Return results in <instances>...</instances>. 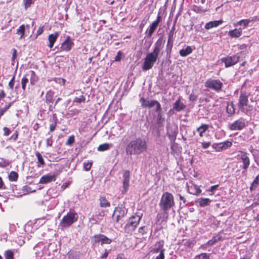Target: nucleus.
<instances>
[{
  "label": "nucleus",
  "mask_w": 259,
  "mask_h": 259,
  "mask_svg": "<svg viewBox=\"0 0 259 259\" xmlns=\"http://www.w3.org/2000/svg\"><path fill=\"white\" fill-rule=\"evenodd\" d=\"M3 130L4 132V135L5 136H8L10 134V131L9 128H8L7 127H4L3 128Z\"/></svg>",
  "instance_id": "obj_59"
},
{
  "label": "nucleus",
  "mask_w": 259,
  "mask_h": 259,
  "mask_svg": "<svg viewBox=\"0 0 259 259\" xmlns=\"http://www.w3.org/2000/svg\"><path fill=\"white\" fill-rule=\"evenodd\" d=\"M95 238L96 239L97 241L99 242H101V244H110L111 242V240L106 236L102 234H99L98 235L95 236Z\"/></svg>",
  "instance_id": "obj_19"
},
{
  "label": "nucleus",
  "mask_w": 259,
  "mask_h": 259,
  "mask_svg": "<svg viewBox=\"0 0 259 259\" xmlns=\"http://www.w3.org/2000/svg\"><path fill=\"white\" fill-rule=\"evenodd\" d=\"M221 239V237L219 235H217L214 236L211 240H209L206 244H208L209 246H212L214 245L215 243L219 241Z\"/></svg>",
  "instance_id": "obj_35"
},
{
  "label": "nucleus",
  "mask_w": 259,
  "mask_h": 259,
  "mask_svg": "<svg viewBox=\"0 0 259 259\" xmlns=\"http://www.w3.org/2000/svg\"><path fill=\"white\" fill-rule=\"evenodd\" d=\"M54 96V92L52 91H49L46 94V101L47 102L51 103L53 102V97Z\"/></svg>",
  "instance_id": "obj_36"
},
{
  "label": "nucleus",
  "mask_w": 259,
  "mask_h": 259,
  "mask_svg": "<svg viewBox=\"0 0 259 259\" xmlns=\"http://www.w3.org/2000/svg\"><path fill=\"white\" fill-rule=\"evenodd\" d=\"M54 120H55V122L54 123L50 124V131L51 132H53L55 130L56 126H57V119L56 118H55L54 119Z\"/></svg>",
  "instance_id": "obj_47"
},
{
  "label": "nucleus",
  "mask_w": 259,
  "mask_h": 259,
  "mask_svg": "<svg viewBox=\"0 0 259 259\" xmlns=\"http://www.w3.org/2000/svg\"><path fill=\"white\" fill-rule=\"evenodd\" d=\"M223 22L222 20L219 21H210L207 23L205 25V28L206 29H210L213 27H216L218 26L220 24H222Z\"/></svg>",
  "instance_id": "obj_24"
},
{
  "label": "nucleus",
  "mask_w": 259,
  "mask_h": 259,
  "mask_svg": "<svg viewBox=\"0 0 259 259\" xmlns=\"http://www.w3.org/2000/svg\"><path fill=\"white\" fill-rule=\"evenodd\" d=\"M208 128V125L207 124H202L200 126L197 128V131L198 132L199 135L200 137H203V134L205 133Z\"/></svg>",
  "instance_id": "obj_28"
},
{
  "label": "nucleus",
  "mask_w": 259,
  "mask_h": 259,
  "mask_svg": "<svg viewBox=\"0 0 259 259\" xmlns=\"http://www.w3.org/2000/svg\"><path fill=\"white\" fill-rule=\"evenodd\" d=\"M219 187V185H215L212 186L209 189H208L207 191H210L211 192V194L210 195H212L214 194V191L217 189L218 187Z\"/></svg>",
  "instance_id": "obj_50"
},
{
  "label": "nucleus",
  "mask_w": 259,
  "mask_h": 259,
  "mask_svg": "<svg viewBox=\"0 0 259 259\" xmlns=\"http://www.w3.org/2000/svg\"><path fill=\"white\" fill-rule=\"evenodd\" d=\"M142 214H136L132 215L127 221L124 227V231L127 234H132L135 230L142 218Z\"/></svg>",
  "instance_id": "obj_4"
},
{
  "label": "nucleus",
  "mask_w": 259,
  "mask_h": 259,
  "mask_svg": "<svg viewBox=\"0 0 259 259\" xmlns=\"http://www.w3.org/2000/svg\"><path fill=\"white\" fill-rule=\"evenodd\" d=\"M232 145V143L231 141H226L224 142L216 144L215 148L217 149V151H221L228 149Z\"/></svg>",
  "instance_id": "obj_17"
},
{
  "label": "nucleus",
  "mask_w": 259,
  "mask_h": 259,
  "mask_svg": "<svg viewBox=\"0 0 259 259\" xmlns=\"http://www.w3.org/2000/svg\"><path fill=\"white\" fill-rule=\"evenodd\" d=\"M122 55V53L121 51H118L117 55L115 57V60L116 61H119L121 60V56Z\"/></svg>",
  "instance_id": "obj_58"
},
{
  "label": "nucleus",
  "mask_w": 259,
  "mask_h": 259,
  "mask_svg": "<svg viewBox=\"0 0 259 259\" xmlns=\"http://www.w3.org/2000/svg\"><path fill=\"white\" fill-rule=\"evenodd\" d=\"M85 101V97L83 95H81L78 97H75L73 100L74 103H81Z\"/></svg>",
  "instance_id": "obj_44"
},
{
  "label": "nucleus",
  "mask_w": 259,
  "mask_h": 259,
  "mask_svg": "<svg viewBox=\"0 0 259 259\" xmlns=\"http://www.w3.org/2000/svg\"><path fill=\"white\" fill-rule=\"evenodd\" d=\"M130 172L128 170H125L123 175L122 180V193H125L127 192L130 186Z\"/></svg>",
  "instance_id": "obj_11"
},
{
  "label": "nucleus",
  "mask_w": 259,
  "mask_h": 259,
  "mask_svg": "<svg viewBox=\"0 0 259 259\" xmlns=\"http://www.w3.org/2000/svg\"><path fill=\"white\" fill-rule=\"evenodd\" d=\"M25 26L24 25H21L19 28L17 29V34L20 35V39H21L25 33Z\"/></svg>",
  "instance_id": "obj_34"
},
{
  "label": "nucleus",
  "mask_w": 259,
  "mask_h": 259,
  "mask_svg": "<svg viewBox=\"0 0 259 259\" xmlns=\"http://www.w3.org/2000/svg\"><path fill=\"white\" fill-rule=\"evenodd\" d=\"M13 55L12 57V61H14L17 57V50L15 49H13Z\"/></svg>",
  "instance_id": "obj_61"
},
{
  "label": "nucleus",
  "mask_w": 259,
  "mask_h": 259,
  "mask_svg": "<svg viewBox=\"0 0 259 259\" xmlns=\"http://www.w3.org/2000/svg\"><path fill=\"white\" fill-rule=\"evenodd\" d=\"M259 182V174L255 177L253 181L252 182L253 185H257Z\"/></svg>",
  "instance_id": "obj_62"
},
{
  "label": "nucleus",
  "mask_w": 259,
  "mask_h": 259,
  "mask_svg": "<svg viewBox=\"0 0 259 259\" xmlns=\"http://www.w3.org/2000/svg\"><path fill=\"white\" fill-rule=\"evenodd\" d=\"M100 201L101 207H107L110 205V202L104 197H101L100 198Z\"/></svg>",
  "instance_id": "obj_32"
},
{
  "label": "nucleus",
  "mask_w": 259,
  "mask_h": 259,
  "mask_svg": "<svg viewBox=\"0 0 259 259\" xmlns=\"http://www.w3.org/2000/svg\"><path fill=\"white\" fill-rule=\"evenodd\" d=\"M194 259H209V254L206 253H202L196 255Z\"/></svg>",
  "instance_id": "obj_39"
},
{
  "label": "nucleus",
  "mask_w": 259,
  "mask_h": 259,
  "mask_svg": "<svg viewBox=\"0 0 259 259\" xmlns=\"http://www.w3.org/2000/svg\"><path fill=\"white\" fill-rule=\"evenodd\" d=\"M249 95L248 93L241 92L239 96L238 108L241 111L244 113H247L252 109V107L248 104Z\"/></svg>",
  "instance_id": "obj_5"
},
{
  "label": "nucleus",
  "mask_w": 259,
  "mask_h": 259,
  "mask_svg": "<svg viewBox=\"0 0 259 259\" xmlns=\"http://www.w3.org/2000/svg\"><path fill=\"white\" fill-rule=\"evenodd\" d=\"M147 149L146 141L140 138L131 141L126 147L127 154L139 155Z\"/></svg>",
  "instance_id": "obj_2"
},
{
  "label": "nucleus",
  "mask_w": 259,
  "mask_h": 259,
  "mask_svg": "<svg viewBox=\"0 0 259 259\" xmlns=\"http://www.w3.org/2000/svg\"><path fill=\"white\" fill-rule=\"evenodd\" d=\"M125 210L121 207H116L113 214V218L117 222H119L125 214Z\"/></svg>",
  "instance_id": "obj_12"
},
{
  "label": "nucleus",
  "mask_w": 259,
  "mask_h": 259,
  "mask_svg": "<svg viewBox=\"0 0 259 259\" xmlns=\"http://www.w3.org/2000/svg\"><path fill=\"white\" fill-rule=\"evenodd\" d=\"M159 207L163 211H168L175 205L174 196L169 192L163 193L160 200Z\"/></svg>",
  "instance_id": "obj_3"
},
{
  "label": "nucleus",
  "mask_w": 259,
  "mask_h": 259,
  "mask_svg": "<svg viewBox=\"0 0 259 259\" xmlns=\"http://www.w3.org/2000/svg\"><path fill=\"white\" fill-rule=\"evenodd\" d=\"M15 75H14L11 80L9 81L8 85L11 90H13L14 86L15 84Z\"/></svg>",
  "instance_id": "obj_48"
},
{
  "label": "nucleus",
  "mask_w": 259,
  "mask_h": 259,
  "mask_svg": "<svg viewBox=\"0 0 259 259\" xmlns=\"http://www.w3.org/2000/svg\"><path fill=\"white\" fill-rule=\"evenodd\" d=\"M211 200L209 198H199L197 199L196 202L199 204L200 207H205L209 205Z\"/></svg>",
  "instance_id": "obj_22"
},
{
  "label": "nucleus",
  "mask_w": 259,
  "mask_h": 259,
  "mask_svg": "<svg viewBox=\"0 0 259 259\" xmlns=\"http://www.w3.org/2000/svg\"><path fill=\"white\" fill-rule=\"evenodd\" d=\"M186 106L181 102L180 99L176 101L173 106V110L177 111H180L185 108Z\"/></svg>",
  "instance_id": "obj_23"
},
{
  "label": "nucleus",
  "mask_w": 259,
  "mask_h": 259,
  "mask_svg": "<svg viewBox=\"0 0 259 259\" xmlns=\"http://www.w3.org/2000/svg\"><path fill=\"white\" fill-rule=\"evenodd\" d=\"M147 229L146 227L143 226L139 228V232L141 233L142 234H144L147 232Z\"/></svg>",
  "instance_id": "obj_54"
},
{
  "label": "nucleus",
  "mask_w": 259,
  "mask_h": 259,
  "mask_svg": "<svg viewBox=\"0 0 259 259\" xmlns=\"http://www.w3.org/2000/svg\"><path fill=\"white\" fill-rule=\"evenodd\" d=\"M3 105L0 104L1 108L0 109V115H3L6 110L11 106V103H9L7 105L2 107Z\"/></svg>",
  "instance_id": "obj_40"
},
{
  "label": "nucleus",
  "mask_w": 259,
  "mask_h": 259,
  "mask_svg": "<svg viewBox=\"0 0 259 259\" xmlns=\"http://www.w3.org/2000/svg\"><path fill=\"white\" fill-rule=\"evenodd\" d=\"M73 45V42L70 40V37L68 36L62 44L61 49L64 51L68 52L71 49Z\"/></svg>",
  "instance_id": "obj_15"
},
{
  "label": "nucleus",
  "mask_w": 259,
  "mask_h": 259,
  "mask_svg": "<svg viewBox=\"0 0 259 259\" xmlns=\"http://www.w3.org/2000/svg\"><path fill=\"white\" fill-rule=\"evenodd\" d=\"M18 134L17 131L15 132V133H14L11 137H10V139H12L14 141H16L18 138Z\"/></svg>",
  "instance_id": "obj_60"
},
{
  "label": "nucleus",
  "mask_w": 259,
  "mask_h": 259,
  "mask_svg": "<svg viewBox=\"0 0 259 259\" xmlns=\"http://www.w3.org/2000/svg\"><path fill=\"white\" fill-rule=\"evenodd\" d=\"M161 111V110L158 111H156L157 113V121L159 123L164 121V118L162 117Z\"/></svg>",
  "instance_id": "obj_49"
},
{
  "label": "nucleus",
  "mask_w": 259,
  "mask_h": 259,
  "mask_svg": "<svg viewBox=\"0 0 259 259\" xmlns=\"http://www.w3.org/2000/svg\"><path fill=\"white\" fill-rule=\"evenodd\" d=\"M59 34L58 32H56L54 33L51 34L49 35L48 40L49 41V47L50 48H52L54 43L56 41Z\"/></svg>",
  "instance_id": "obj_21"
},
{
  "label": "nucleus",
  "mask_w": 259,
  "mask_h": 259,
  "mask_svg": "<svg viewBox=\"0 0 259 259\" xmlns=\"http://www.w3.org/2000/svg\"><path fill=\"white\" fill-rule=\"evenodd\" d=\"M36 0H23V4L25 9L29 8L31 5H32Z\"/></svg>",
  "instance_id": "obj_41"
},
{
  "label": "nucleus",
  "mask_w": 259,
  "mask_h": 259,
  "mask_svg": "<svg viewBox=\"0 0 259 259\" xmlns=\"http://www.w3.org/2000/svg\"><path fill=\"white\" fill-rule=\"evenodd\" d=\"M92 164V161H85L83 163V168L85 170L89 171L91 169Z\"/></svg>",
  "instance_id": "obj_38"
},
{
  "label": "nucleus",
  "mask_w": 259,
  "mask_h": 259,
  "mask_svg": "<svg viewBox=\"0 0 259 259\" xmlns=\"http://www.w3.org/2000/svg\"><path fill=\"white\" fill-rule=\"evenodd\" d=\"M246 124L244 119L240 118L233 123L229 125V128L231 131H238L241 130L245 126Z\"/></svg>",
  "instance_id": "obj_9"
},
{
  "label": "nucleus",
  "mask_w": 259,
  "mask_h": 259,
  "mask_svg": "<svg viewBox=\"0 0 259 259\" xmlns=\"http://www.w3.org/2000/svg\"><path fill=\"white\" fill-rule=\"evenodd\" d=\"M250 21L249 19H242L237 22V23L234 24V25L235 26H237V25L242 26L243 27V28H245L248 25Z\"/></svg>",
  "instance_id": "obj_29"
},
{
  "label": "nucleus",
  "mask_w": 259,
  "mask_h": 259,
  "mask_svg": "<svg viewBox=\"0 0 259 259\" xmlns=\"http://www.w3.org/2000/svg\"><path fill=\"white\" fill-rule=\"evenodd\" d=\"M238 156L240 157L243 163L242 168L244 169H246L250 164V160L249 157L247 156V154L245 152L241 151L240 152V154L238 155Z\"/></svg>",
  "instance_id": "obj_16"
},
{
  "label": "nucleus",
  "mask_w": 259,
  "mask_h": 259,
  "mask_svg": "<svg viewBox=\"0 0 259 259\" xmlns=\"http://www.w3.org/2000/svg\"><path fill=\"white\" fill-rule=\"evenodd\" d=\"M255 204L256 205H259V193L256 195L255 198Z\"/></svg>",
  "instance_id": "obj_63"
},
{
  "label": "nucleus",
  "mask_w": 259,
  "mask_h": 259,
  "mask_svg": "<svg viewBox=\"0 0 259 259\" xmlns=\"http://www.w3.org/2000/svg\"><path fill=\"white\" fill-rule=\"evenodd\" d=\"M226 110L227 112L230 114H233L235 113L234 105L232 102L228 103Z\"/></svg>",
  "instance_id": "obj_31"
},
{
  "label": "nucleus",
  "mask_w": 259,
  "mask_h": 259,
  "mask_svg": "<svg viewBox=\"0 0 259 259\" xmlns=\"http://www.w3.org/2000/svg\"><path fill=\"white\" fill-rule=\"evenodd\" d=\"M18 177V174L14 171H12L9 175V178L10 181H16L17 180Z\"/></svg>",
  "instance_id": "obj_37"
},
{
  "label": "nucleus",
  "mask_w": 259,
  "mask_h": 259,
  "mask_svg": "<svg viewBox=\"0 0 259 259\" xmlns=\"http://www.w3.org/2000/svg\"><path fill=\"white\" fill-rule=\"evenodd\" d=\"M55 175L48 174L43 176L39 180L40 184H47L52 181H55Z\"/></svg>",
  "instance_id": "obj_18"
},
{
  "label": "nucleus",
  "mask_w": 259,
  "mask_h": 259,
  "mask_svg": "<svg viewBox=\"0 0 259 259\" xmlns=\"http://www.w3.org/2000/svg\"><path fill=\"white\" fill-rule=\"evenodd\" d=\"M211 144V143L210 142H202L201 143L202 147L204 149H207L208 148Z\"/></svg>",
  "instance_id": "obj_57"
},
{
  "label": "nucleus",
  "mask_w": 259,
  "mask_h": 259,
  "mask_svg": "<svg viewBox=\"0 0 259 259\" xmlns=\"http://www.w3.org/2000/svg\"><path fill=\"white\" fill-rule=\"evenodd\" d=\"M9 165V162L8 160L2 159L0 161V167H5Z\"/></svg>",
  "instance_id": "obj_46"
},
{
  "label": "nucleus",
  "mask_w": 259,
  "mask_h": 259,
  "mask_svg": "<svg viewBox=\"0 0 259 259\" xmlns=\"http://www.w3.org/2000/svg\"><path fill=\"white\" fill-rule=\"evenodd\" d=\"M187 189L190 194L197 196L199 195L201 192V190L199 187L192 183H190L188 185Z\"/></svg>",
  "instance_id": "obj_13"
},
{
  "label": "nucleus",
  "mask_w": 259,
  "mask_h": 259,
  "mask_svg": "<svg viewBox=\"0 0 259 259\" xmlns=\"http://www.w3.org/2000/svg\"><path fill=\"white\" fill-rule=\"evenodd\" d=\"M35 155L37 159V166L40 167V165H44L45 161L41 154L39 152H36Z\"/></svg>",
  "instance_id": "obj_30"
},
{
  "label": "nucleus",
  "mask_w": 259,
  "mask_h": 259,
  "mask_svg": "<svg viewBox=\"0 0 259 259\" xmlns=\"http://www.w3.org/2000/svg\"><path fill=\"white\" fill-rule=\"evenodd\" d=\"M5 259H14V253L12 251L8 250L5 252Z\"/></svg>",
  "instance_id": "obj_42"
},
{
  "label": "nucleus",
  "mask_w": 259,
  "mask_h": 259,
  "mask_svg": "<svg viewBox=\"0 0 259 259\" xmlns=\"http://www.w3.org/2000/svg\"><path fill=\"white\" fill-rule=\"evenodd\" d=\"M242 29L241 28H235L228 32L229 36L232 38H238L242 35Z\"/></svg>",
  "instance_id": "obj_20"
},
{
  "label": "nucleus",
  "mask_w": 259,
  "mask_h": 259,
  "mask_svg": "<svg viewBox=\"0 0 259 259\" xmlns=\"http://www.w3.org/2000/svg\"><path fill=\"white\" fill-rule=\"evenodd\" d=\"M140 102L143 107L151 108L155 106V111H158L161 110L160 104L156 100H147L144 98H141L140 100Z\"/></svg>",
  "instance_id": "obj_7"
},
{
  "label": "nucleus",
  "mask_w": 259,
  "mask_h": 259,
  "mask_svg": "<svg viewBox=\"0 0 259 259\" xmlns=\"http://www.w3.org/2000/svg\"><path fill=\"white\" fill-rule=\"evenodd\" d=\"M115 259H126V258L124 256L123 254H119Z\"/></svg>",
  "instance_id": "obj_64"
},
{
  "label": "nucleus",
  "mask_w": 259,
  "mask_h": 259,
  "mask_svg": "<svg viewBox=\"0 0 259 259\" xmlns=\"http://www.w3.org/2000/svg\"><path fill=\"white\" fill-rule=\"evenodd\" d=\"M112 146V144L104 143L99 146L98 150L99 151H104L108 150Z\"/></svg>",
  "instance_id": "obj_33"
},
{
  "label": "nucleus",
  "mask_w": 259,
  "mask_h": 259,
  "mask_svg": "<svg viewBox=\"0 0 259 259\" xmlns=\"http://www.w3.org/2000/svg\"><path fill=\"white\" fill-rule=\"evenodd\" d=\"M28 82V79L26 76H23L21 79L22 89L25 91L26 87V84Z\"/></svg>",
  "instance_id": "obj_43"
},
{
  "label": "nucleus",
  "mask_w": 259,
  "mask_h": 259,
  "mask_svg": "<svg viewBox=\"0 0 259 259\" xmlns=\"http://www.w3.org/2000/svg\"><path fill=\"white\" fill-rule=\"evenodd\" d=\"M6 96V94L3 90H2L0 92V104L3 105V102L2 101H4V99L5 98Z\"/></svg>",
  "instance_id": "obj_52"
},
{
  "label": "nucleus",
  "mask_w": 259,
  "mask_h": 259,
  "mask_svg": "<svg viewBox=\"0 0 259 259\" xmlns=\"http://www.w3.org/2000/svg\"><path fill=\"white\" fill-rule=\"evenodd\" d=\"M53 144V140H52V137L51 136L50 138H48L46 140V144L47 146L48 147L52 146Z\"/></svg>",
  "instance_id": "obj_53"
},
{
  "label": "nucleus",
  "mask_w": 259,
  "mask_h": 259,
  "mask_svg": "<svg viewBox=\"0 0 259 259\" xmlns=\"http://www.w3.org/2000/svg\"><path fill=\"white\" fill-rule=\"evenodd\" d=\"M74 137L73 136H71L69 137L66 142V145H71L74 142Z\"/></svg>",
  "instance_id": "obj_45"
},
{
  "label": "nucleus",
  "mask_w": 259,
  "mask_h": 259,
  "mask_svg": "<svg viewBox=\"0 0 259 259\" xmlns=\"http://www.w3.org/2000/svg\"><path fill=\"white\" fill-rule=\"evenodd\" d=\"M174 28H175V26H174L172 28L171 30H170L169 33L168 39V41H167L168 44L170 41V39H171L173 37Z\"/></svg>",
  "instance_id": "obj_56"
},
{
  "label": "nucleus",
  "mask_w": 259,
  "mask_h": 259,
  "mask_svg": "<svg viewBox=\"0 0 259 259\" xmlns=\"http://www.w3.org/2000/svg\"><path fill=\"white\" fill-rule=\"evenodd\" d=\"M253 155L254 156V160L256 162L257 164L259 165V151H256L253 154Z\"/></svg>",
  "instance_id": "obj_51"
},
{
  "label": "nucleus",
  "mask_w": 259,
  "mask_h": 259,
  "mask_svg": "<svg viewBox=\"0 0 259 259\" xmlns=\"http://www.w3.org/2000/svg\"><path fill=\"white\" fill-rule=\"evenodd\" d=\"M239 56L234 55L223 58L222 60L225 63V66L228 67L236 64L239 61Z\"/></svg>",
  "instance_id": "obj_10"
},
{
  "label": "nucleus",
  "mask_w": 259,
  "mask_h": 259,
  "mask_svg": "<svg viewBox=\"0 0 259 259\" xmlns=\"http://www.w3.org/2000/svg\"><path fill=\"white\" fill-rule=\"evenodd\" d=\"M168 217L167 211H163V212L159 213L157 215V219L158 222L166 221Z\"/></svg>",
  "instance_id": "obj_25"
},
{
  "label": "nucleus",
  "mask_w": 259,
  "mask_h": 259,
  "mask_svg": "<svg viewBox=\"0 0 259 259\" xmlns=\"http://www.w3.org/2000/svg\"><path fill=\"white\" fill-rule=\"evenodd\" d=\"M205 86L217 92H219L222 90L223 83L219 79H210L205 82Z\"/></svg>",
  "instance_id": "obj_8"
},
{
  "label": "nucleus",
  "mask_w": 259,
  "mask_h": 259,
  "mask_svg": "<svg viewBox=\"0 0 259 259\" xmlns=\"http://www.w3.org/2000/svg\"><path fill=\"white\" fill-rule=\"evenodd\" d=\"M78 217L77 213L70 211L63 217L60 222V225L62 227H69L77 221Z\"/></svg>",
  "instance_id": "obj_6"
},
{
  "label": "nucleus",
  "mask_w": 259,
  "mask_h": 259,
  "mask_svg": "<svg viewBox=\"0 0 259 259\" xmlns=\"http://www.w3.org/2000/svg\"><path fill=\"white\" fill-rule=\"evenodd\" d=\"M160 20V17L158 16L157 17V19L155 21L153 22V23L149 26V28L147 29V32L148 34V36L149 37H151L154 31L155 30L156 28L157 27L159 23Z\"/></svg>",
  "instance_id": "obj_14"
},
{
  "label": "nucleus",
  "mask_w": 259,
  "mask_h": 259,
  "mask_svg": "<svg viewBox=\"0 0 259 259\" xmlns=\"http://www.w3.org/2000/svg\"><path fill=\"white\" fill-rule=\"evenodd\" d=\"M156 259H164V249L160 250V254L156 257Z\"/></svg>",
  "instance_id": "obj_55"
},
{
  "label": "nucleus",
  "mask_w": 259,
  "mask_h": 259,
  "mask_svg": "<svg viewBox=\"0 0 259 259\" xmlns=\"http://www.w3.org/2000/svg\"><path fill=\"white\" fill-rule=\"evenodd\" d=\"M29 73L30 75V83L32 85H34L38 81V77L33 70H30Z\"/></svg>",
  "instance_id": "obj_27"
},
{
  "label": "nucleus",
  "mask_w": 259,
  "mask_h": 259,
  "mask_svg": "<svg viewBox=\"0 0 259 259\" xmlns=\"http://www.w3.org/2000/svg\"><path fill=\"white\" fill-rule=\"evenodd\" d=\"M192 52V49L190 46H187L185 49H182L180 51V55L182 57H186Z\"/></svg>",
  "instance_id": "obj_26"
},
{
  "label": "nucleus",
  "mask_w": 259,
  "mask_h": 259,
  "mask_svg": "<svg viewBox=\"0 0 259 259\" xmlns=\"http://www.w3.org/2000/svg\"><path fill=\"white\" fill-rule=\"evenodd\" d=\"M164 41L162 38H159L156 41L153 51L148 53L144 58V63L142 64V69L147 71L151 69L156 62L160 50L163 47Z\"/></svg>",
  "instance_id": "obj_1"
}]
</instances>
